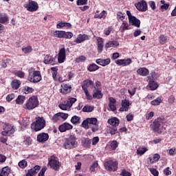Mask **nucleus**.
<instances>
[{
  "label": "nucleus",
  "instance_id": "nucleus-1",
  "mask_svg": "<svg viewBox=\"0 0 176 176\" xmlns=\"http://www.w3.org/2000/svg\"><path fill=\"white\" fill-rule=\"evenodd\" d=\"M81 126L83 129H91L92 133H96L100 130V127L98 126V120L96 118H89L84 120Z\"/></svg>",
  "mask_w": 176,
  "mask_h": 176
},
{
  "label": "nucleus",
  "instance_id": "nucleus-2",
  "mask_svg": "<svg viewBox=\"0 0 176 176\" xmlns=\"http://www.w3.org/2000/svg\"><path fill=\"white\" fill-rule=\"evenodd\" d=\"M78 138L75 135H70L68 138H65L63 146L65 149H74L78 146Z\"/></svg>",
  "mask_w": 176,
  "mask_h": 176
},
{
  "label": "nucleus",
  "instance_id": "nucleus-3",
  "mask_svg": "<svg viewBox=\"0 0 176 176\" xmlns=\"http://www.w3.org/2000/svg\"><path fill=\"white\" fill-rule=\"evenodd\" d=\"M28 72V80L30 82V83H38V82L42 80L41 72L38 70H29Z\"/></svg>",
  "mask_w": 176,
  "mask_h": 176
},
{
  "label": "nucleus",
  "instance_id": "nucleus-4",
  "mask_svg": "<svg viewBox=\"0 0 176 176\" xmlns=\"http://www.w3.org/2000/svg\"><path fill=\"white\" fill-rule=\"evenodd\" d=\"M46 126V120L43 117H38L36 118V121L31 124L32 130L34 131H41L42 129H45Z\"/></svg>",
  "mask_w": 176,
  "mask_h": 176
},
{
  "label": "nucleus",
  "instance_id": "nucleus-5",
  "mask_svg": "<svg viewBox=\"0 0 176 176\" xmlns=\"http://www.w3.org/2000/svg\"><path fill=\"white\" fill-rule=\"evenodd\" d=\"M48 166H50V168H52V170L58 171V170H60V166H61V162H58L57 157L52 155L48 158Z\"/></svg>",
  "mask_w": 176,
  "mask_h": 176
},
{
  "label": "nucleus",
  "instance_id": "nucleus-6",
  "mask_svg": "<svg viewBox=\"0 0 176 176\" xmlns=\"http://www.w3.org/2000/svg\"><path fill=\"white\" fill-rule=\"evenodd\" d=\"M104 168L107 171H118V167L119 166V162L118 161H113L112 160H109L104 163Z\"/></svg>",
  "mask_w": 176,
  "mask_h": 176
},
{
  "label": "nucleus",
  "instance_id": "nucleus-7",
  "mask_svg": "<svg viewBox=\"0 0 176 176\" xmlns=\"http://www.w3.org/2000/svg\"><path fill=\"white\" fill-rule=\"evenodd\" d=\"M39 102L38 101V98L35 96H32L30 98L25 104V109H28L31 111V109H34L38 107Z\"/></svg>",
  "mask_w": 176,
  "mask_h": 176
},
{
  "label": "nucleus",
  "instance_id": "nucleus-8",
  "mask_svg": "<svg viewBox=\"0 0 176 176\" xmlns=\"http://www.w3.org/2000/svg\"><path fill=\"white\" fill-rule=\"evenodd\" d=\"M162 120L160 118H157V120L153 122L151 129L155 133H157V134H162L163 133V129H162Z\"/></svg>",
  "mask_w": 176,
  "mask_h": 176
},
{
  "label": "nucleus",
  "instance_id": "nucleus-9",
  "mask_svg": "<svg viewBox=\"0 0 176 176\" xmlns=\"http://www.w3.org/2000/svg\"><path fill=\"white\" fill-rule=\"evenodd\" d=\"M24 8L28 10V12H36L39 9V6L36 1H29L24 4Z\"/></svg>",
  "mask_w": 176,
  "mask_h": 176
},
{
  "label": "nucleus",
  "instance_id": "nucleus-10",
  "mask_svg": "<svg viewBox=\"0 0 176 176\" xmlns=\"http://www.w3.org/2000/svg\"><path fill=\"white\" fill-rule=\"evenodd\" d=\"M3 131L1 132L2 135H11V134H14V128L11 124H5Z\"/></svg>",
  "mask_w": 176,
  "mask_h": 176
},
{
  "label": "nucleus",
  "instance_id": "nucleus-11",
  "mask_svg": "<svg viewBox=\"0 0 176 176\" xmlns=\"http://www.w3.org/2000/svg\"><path fill=\"white\" fill-rule=\"evenodd\" d=\"M135 6L140 12H146V10H148V5L145 1H139L138 3L135 4Z\"/></svg>",
  "mask_w": 176,
  "mask_h": 176
},
{
  "label": "nucleus",
  "instance_id": "nucleus-12",
  "mask_svg": "<svg viewBox=\"0 0 176 176\" xmlns=\"http://www.w3.org/2000/svg\"><path fill=\"white\" fill-rule=\"evenodd\" d=\"M73 129L74 126L68 122H64L58 126V130L60 133H65V131L72 130Z\"/></svg>",
  "mask_w": 176,
  "mask_h": 176
},
{
  "label": "nucleus",
  "instance_id": "nucleus-13",
  "mask_svg": "<svg viewBox=\"0 0 176 176\" xmlns=\"http://www.w3.org/2000/svg\"><path fill=\"white\" fill-rule=\"evenodd\" d=\"M44 64L55 65H56V58L52 57V56L47 54L44 57L43 60Z\"/></svg>",
  "mask_w": 176,
  "mask_h": 176
},
{
  "label": "nucleus",
  "instance_id": "nucleus-14",
  "mask_svg": "<svg viewBox=\"0 0 176 176\" xmlns=\"http://www.w3.org/2000/svg\"><path fill=\"white\" fill-rule=\"evenodd\" d=\"M72 87L68 84H63L61 85V89H59L60 93L61 94H68V93H71V90Z\"/></svg>",
  "mask_w": 176,
  "mask_h": 176
},
{
  "label": "nucleus",
  "instance_id": "nucleus-15",
  "mask_svg": "<svg viewBox=\"0 0 176 176\" xmlns=\"http://www.w3.org/2000/svg\"><path fill=\"white\" fill-rule=\"evenodd\" d=\"M96 64L101 65L102 67H107L111 64V58H107L106 59L98 58L96 60Z\"/></svg>",
  "mask_w": 176,
  "mask_h": 176
},
{
  "label": "nucleus",
  "instance_id": "nucleus-16",
  "mask_svg": "<svg viewBox=\"0 0 176 176\" xmlns=\"http://www.w3.org/2000/svg\"><path fill=\"white\" fill-rule=\"evenodd\" d=\"M49 140V134L47 133H41L37 135V142H46Z\"/></svg>",
  "mask_w": 176,
  "mask_h": 176
},
{
  "label": "nucleus",
  "instance_id": "nucleus-17",
  "mask_svg": "<svg viewBox=\"0 0 176 176\" xmlns=\"http://www.w3.org/2000/svg\"><path fill=\"white\" fill-rule=\"evenodd\" d=\"M65 48L63 47L59 50V53L58 55V62L60 64L62 63H64V61H65Z\"/></svg>",
  "mask_w": 176,
  "mask_h": 176
},
{
  "label": "nucleus",
  "instance_id": "nucleus-18",
  "mask_svg": "<svg viewBox=\"0 0 176 176\" xmlns=\"http://www.w3.org/2000/svg\"><path fill=\"white\" fill-rule=\"evenodd\" d=\"M90 86H94V82L91 80H85L82 85L83 91H87Z\"/></svg>",
  "mask_w": 176,
  "mask_h": 176
},
{
  "label": "nucleus",
  "instance_id": "nucleus-19",
  "mask_svg": "<svg viewBox=\"0 0 176 176\" xmlns=\"http://www.w3.org/2000/svg\"><path fill=\"white\" fill-rule=\"evenodd\" d=\"M97 43H98V52L102 53V51L104 50V38L101 37H98Z\"/></svg>",
  "mask_w": 176,
  "mask_h": 176
},
{
  "label": "nucleus",
  "instance_id": "nucleus-20",
  "mask_svg": "<svg viewBox=\"0 0 176 176\" xmlns=\"http://www.w3.org/2000/svg\"><path fill=\"white\" fill-rule=\"evenodd\" d=\"M9 16L5 12H0V24H8Z\"/></svg>",
  "mask_w": 176,
  "mask_h": 176
},
{
  "label": "nucleus",
  "instance_id": "nucleus-21",
  "mask_svg": "<svg viewBox=\"0 0 176 176\" xmlns=\"http://www.w3.org/2000/svg\"><path fill=\"white\" fill-rule=\"evenodd\" d=\"M129 30H130V24H129V22H127V21H122L120 27V32L123 34L124 31H127Z\"/></svg>",
  "mask_w": 176,
  "mask_h": 176
},
{
  "label": "nucleus",
  "instance_id": "nucleus-22",
  "mask_svg": "<svg viewBox=\"0 0 176 176\" xmlns=\"http://www.w3.org/2000/svg\"><path fill=\"white\" fill-rule=\"evenodd\" d=\"M95 90H94V93L92 95L93 98H97V100H101L102 98V93L101 92V90L99 89H97V87H94Z\"/></svg>",
  "mask_w": 176,
  "mask_h": 176
},
{
  "label": "nucleus",
  "instance_id": "nucleus-23",
  "mask_svg": "<svg viewBox=\"0 0 176 176\" xmlns=\"http://www.w3.org/2000/svg\"><path fill=\"white\" fill-rule=\"evenodd\" d=\"M89 39V36L86 34H79L77 38L74 40L76 43H82V42H85V41H87Z\"/></svg>",
  "mask_w": 176,
  "mask_h": 176
},
{
  "label": "nucleus",
  "instance_id": "nucleus-24",
  "mask_svg": "<svg viewBox=\"0 0 176 176\" xmlns=\"http://www.w3.org/2000/svg\"><path fill=\"white\" fill-rule=\"evenodd\" d=\"M129 24H131V25H134V27H137V28H140L141 25V21L137 19V17L133 16L129 20Z\"/></svg>",
  "mask_w": 176,
  "mask_h": 176
},
{
  "label": "nucleus",
  "instance_id": "nucleus-25",
  "mask_svg": "<svg viewBox=\"0 0 176 176\" xmlns=\"http://www.w3.org/2000/svg\"><path fill=\"white\" fill-rule=\"evenodd\" d=\"M137 74L140 76H147L149 75V70L145 67H140L137 70Z\"/></svg>",
  "mask_w": 176,
  "mask_h": 176
},
{
  "label": "nucleus",
  "instance_id": "nucleus-26",
  "mask_svg": "<svg viewBox=\"0 0 176 176\" xmlns=\"http://www.w3.org/2000/svg\"><path fill=\"white\" fill-rule=\"evenodd\" d=\"M108 123L111 124V126H112L113 127H118V126H119L120 121L118 118L114 117L111 119H109L108 120Z\"/></svg>",
  "mask_w": 176,
  "mask_h": 176
},
{
  "label": "nucleus",
  "instance_id": "nucleus-27",
  "mask_svg": "<svg viewBox=\"0 0 176 176\" xmlns=\"http://www.w3.org/2000/svg\"><path fill=\"white\" fill-rule=\"evenodd\" d=\"M100 11L96 10V13L94 15V19H105L107 17V11L102 10L101 13Z\"/></svg>",
  "mask_w": 176,
  "mask_h": 176
},
{
  "label": "nucleus",
  "instance_id": "nucleus-28",
  "mask_svg": "<svg viewBox=\"0 0 176 176\" xmlns=\"http://www.w3.org/2000/svg\"><path fill=\"white\" fill-rule=\"evenodd\" d=\"M21 85V82L20 81V80L14 79L11 82V86L14 90H17V89L20 87Z\"/></svg>",
  "mask_w": 176,
  "mask_h": 176
},
{
  "label": "nucleus",
  "instance_id": "nucleus-29",
  "mask_svg": "<svg viewBox=\"0 0 176 176\" xmlns=\"http://www.w3.org/2000/svg\"><path fill=\"white\" fill-rule=\"evenodd\" d=\"M9 174H10V168L9 166L2 168L0 171V176H8Z\"/></svg>",
  "mask_w": 176,
  "mask_h": 176
},
{
  "label": "nucleus",
  "instance_id": "nucleus-30",
  "mask_svg": "<svg viewBox=\"0 0 176 176\" xmlns=\"http://www.w3.org/2000/svg\"><path fill=\"white\" fill-rule=\"evenodd\" d=\"M160 159V155L155 153L153 155V157H148V160L150 162L151 164H153V163H156L157 162H159V160Z\"/></svg>",
  "mask_w": 176,
  "mask_h": 176
},
{
  "label": "nucleus",
  "instance_id": "nucleus-31",
  "mask_svg": "<svg viewBox=\"0 0 176 176\" xmlns=\"http://www.w3.org/2000/svg\"><path fill=\"white\" fill-rule=\"evenodd\" d=\"M119 45V42L117 41H109L105 44L106 49H109V47H117Z\"/></svg>",
  "mask_w": 176,
  "mask_h": 176
},
{
  "label": "nucleus",
  "instance_id": "nucleus-32",
  "mask_svg": "<svg viewBox=\"0 0 176 176\" xmlns=\"http://www.w3.org/2000/svg\"><path fill=\"white\" fill-rule=\"evenodd\" d=\"M145 152H148V148L146 147H139L137 149L136 153L138 156H142Z\"/></svg>",
  "mask_w": 176,
  "mask_h": 176
},
{
  "label": "nucleus",
  "instance_id": "nucleus-33",
  "mask_svg": "<svg viewBox=\"0 0 176 176\" xmlns=\"http://www.w3.org/2000/svg\"><path fill=\"white\" fill-rule=\"evenodd\" d=\"M163 102V99H162V97H158L155 100H153L151 102V104L153 105L154 107H156L157 105H160Z\"/></svg>",
  "mask_w": 176,
  "mask_h": 176
},
{
  "label": "nucleus",
  "instance_id": "nucleus-34",
  "mask_svg": "<svg viewBox=\"0 0 176 176\" xmlns=\"http://www.w3.org/2000/svg\"><path fill=\"white\" fill-rule=\"evenodd\" d=\"M39 170H41V166L36 165L33 168L29 170L28 172L33 175H36V174H38Z\"/></svg>",
  "mask_w": 176,
  "mask_h": 176
},
{
  "label": "nucleus",
  "instance_id": "nucleus-35",
  "mask_svg": "<svg viewBox=\"0 0 176 176\" xmlns=\"http://www.w3.org/2000/svg\"><path fill=\"white\" fill-rule=\"evenodd\" d=\"M25 100V96L19 95L16 99V103L19 105H21L24 104V101Z\"/></svg>",
  "mask_w": 176,
  "mask_h": 176
},
{
  "label": "nucleus",
  "instance_id": "nucleus-36",
  "mask_svg": "<svg viewBox=\"0 0 176 176\" xmlns=\"http://www.w3.org/2000/svg\"><path fill=\"white\" fill-rule=\"evenodd\" d=\"M70 121L73 124H79V123H80V117L78 116H74Z\"/></svg>",
  "mask_w": 176,
  "mask_h": 176
},
{
  "label": "nucleus",
  "instance_id": "nucleus-37",
  "mask_svg": "<svg viewBox=\"0 0 176 176\" xmlns=\"http://www.w3.org/2000/svg\"><path fill=\"white\" fill-rule=\"evenodd\" d=\"M99 69L100 67L98 65H96L95 63H92L89 65L88 67V71H89V72H94V71H97V69Z\"/></svg>",
  "mask_w": 176,
  "mask_h": 176
},
{
  "label": "nucleus",
  "instance_id": "nucleus-38",
  "mask_svg": "<svg viewBox=\"0 0 176 176\" xmlns=\"http://www.w3.org/2000/svg\"><path fill=\"white\" fill-rule=\"evenodd\" d=\"M148 86L151 90H156V89H157V83H156V82L151 79L149 80Z\"/></svg>",
  "mask_w": 176,
  "mask_h": 176
},
{
  "label": "nucleus",
  "instance_id": "nucleus-39",
  "mask_svg": "<svg viewBox=\"0 0 176 176\" xmlns=\"http://www.w3.org/2000/svg\"><path fill=\"white\" fill-rule=\"evenodd\" d=\"M67 105H68L69 108H71L72 107V104H75L76 102V98H69L66 101Z\"/></svg>",
  "mask_w": 176,
  "mask_h": 176
},
{
  "label": "nucleus",
  "instance_id": "nucleus-40",
  "mask_svg": "<svg viewBox=\"0 0 176 176\" xmlns=\"http://www.w3.org/2000/svg\"><path fill=\"white\" fill-rule=\"evenodd\" d=\"M54 36L59 38H64V31L56 30L54 32Z\"/></svg>",
  "mask_w": 176,
  "mask_h": 176
},
{
  "label": "nucleus",
  "instance_id": "nucleus-41",
  "mask_svg": "<svg viewBox=\"0 0 176 176\" xmlns=\"http://www.w3.org/2000/svg\"><path fill=\"white\" fill-rule=\"evenodd\" d=\"M82 145L85 148H89L90 145H91V140L89 138L84 139Z\"/></svg>",
  "mask_w": 176,
  "mask_h": 176
},
{
  "label": "nucleus",
  "instance_id": "nucleus-42",
  "mask_svg": "<svg viewBox=\"0 0 176 176\" xmlns=\"http://www.w3.org/2000/svg\"><path fill=\"white\" fill-rule=\"evenodd\" d=\"M94 111V107L90 105H85L82 108V112H93Z\"/></svg>",
  "mask_w": 176,
  "mask_h": 176
},
{
  "label": "nucleus",
  "instance_id": "nucleus-43",
  "mask_svg": "<svg viewBox=\"0 0 176 176\" xmlns=\"http://www.w3.org/2000/svg\"><path fill=\"white\" fill-rule=\"evenodd\" d=\"M24 145H26V146H30L31 144H32V139H31L30 137H25L23 140Z\"/></svg>",
  "mask_w": 176,
  "mask_h": 176
},
{
  "label": "nucleus",
  "instance_id": "nucleus-44",
  "mask_svg": "<svg viewBox=\"0 0 176 176\" xmlns=\"http://www.w3.org/2000/svg\"><path fill=\"white\" fill-rule=\"evenodd\" d=\"M72 36H74V34H72V32H66L65 31H64L63 38L65 39H71Z\"/></svg>",
  "mask_w": 176,
  "mask_h": 176
},
{
  "label": "nucleus",
  "instance_id": "nucleus-45",
  "mask_svg": "<svg viewBox=\"0 0 176 176\" xmlns=\"http://www.w3.org/2000/svg\"><path fill=\"white\" fill-rule=\"evenodd\" d=\"M23 91L25 94H30V93H34V89L26 86L23 88Z\"/></svg>",
  "mask_w": 176,
  "mask_h": 176
},
{
  "label": "nucleus",
  "instance_id": "nucleus-46",
  "mask_svg": "<svg viewBox=\"0 0 176 176\" xmlns=\"http://www.w3.org/2000/svg\"><path fill=\"white\" fill-rule=\"evenodd\" d=\"M22 52L25 54H27L28 53H31L32 52V47H31L30 45H28L26 47L22 48Z\"/></svg>",
  "mask_w": 176,
  "mask_h": 176
},
{
  "label": "nucleus",
  "instance_id": "nucleus-47",
  "mask_svg": "<svg viewBox=\"0 0 176 176\" xmlns=\"http://www.w3.org/2000/svg\"><path fill=\"white\" fill-rule=\"evenodd\" d=\"M165 1H161V3L163 4L162 6H161V10H167V9H168V8H170V4L169 3H165Z\"/></svg>",
  "mask_w": 176,
  "mask_h": 176
},
{
  "label": "nucleus",
  "instance_id": "nucleus-48",
  "mask_svg": "<svg viewBox=\"0 0 176 176\" xmlns=\"http://www.w3.org/2000/svg\"><path fill=\"white\" fill-rule=\"evenodd\" d=\"M97 167H98V162L96 161L91 164V166L89 168V170L91 172H94L96 171V169L97 168Z\"/></svg>",
  "mask_w": 176,
  "mask_h": 176
},
{
  "label": "nucleus",
  "instance_id": "nucleus-49",
  "mask_svg": "<svg viewBox=\"0 0 176 176\" xmlns=\"http://www.w3.org/2000/svg\"><path fill=\"white\" fill-rule=\"evenodd\" d=\"M109 133L111 135H115V134L118 133V128L117 127H110L109 129Z\"/></svg>",
  "mask_w": 176,
  "mask_h": 176
},
{
  "label": "nucleus",
  "instance_id": "nucleus-50",
  "mask_svg": "<svg viewBox=\"0 0 176 176\" xmlns=\"http://www.w3.org/2000/svg\"><path fill=\"white\" fill-rule=\"evenodd\" d=\"M167 43V36H165L164 35H161L160 36V43L161 45H164Z\"/></svg>",
  "mask_w": 176,
  "mask_h": 176
},
{
  "label": "nucleus",
  "instance_id": "nucleus-51",
  "mask_svg": "<svg viewBox=\"0 0 176 176\" xmlns=\"http://www.w3.org/2000/svg\"><path fill=\"white\" fill-rule=\"evenodd\" d=\"M168 102L169 105H173L175 102V96L174 95H170L168 98Z\"/></svg>",
  "mask_w": 176,
  "mask_h": 176
},
{
  "label": "nucleus",
  "instance_id": "nucleus-52",
  "mask_svg": "<svg viewBox=\"0 0 176 176\" xmlns=\"http://www.w3.org/2000/svg\"><path fill=\"white\" fill-rule=\"evenodd\" d=\"M58 107L60 109H62V111H67V109L69 108V107L67 104L66 102H64L63 103L60 104Z\"/></svg>",
  "mask_w": 176,
  "mask_h": 176
},
{
  "label": "nucleus",
  "instance_id": "nucleus-53",
  "mask_svg": "<svg viewBox=\"0 0 176 176\" xmlns=\"http://www.w3.org/2000/svg\"><path fill=\"white\" fill-rule=\"evenodd\" d=\"M18 165L19 166L20 168H25V167H27V161L23 160L19 162Z\"/></svg>",
  "mask_w": 176,
  "mask_h": 176
},
{
  "label": "nucleus",
  "instance_id": "nucleus-54",
  "mask_svg": "<svg viewBox=\"0 0 176 176\" xmlns=\"http://www.w3.org/2000/svg\"><path fill=\"white\" fill-rule=\"evenodd\" d=\"M118 142L116 140H113L111 142L110 144V146L111 148V149H113V151H115V149H116V148H118Z\"/></svg>",
  "mask_w": 176,
  "mask_h": 176
},
{
  "label": "nucleus",
  "instance_id": "nucleus-55",
  "mask_svg": "<svg viewBox=\"0 0 176 176\" xmlns=\"http://www.w3.org/2000/svg\"><path fill=\"white\" fill-rule=\"evenodd\" d=\"M122 107H125L126 108H129L130 107V100H122Z\"/></svg>",
  "mask_w": 176,
  "mask_h": 176
},
{
  "label": "nucleus",
  "instance_id": "nucleus-56",
  "mask_svg": "<svg viewBox=\"0 0 176 176\" xmlns=\"http://www.w3.org/2000/svg\"><path fill=\"white\" fill-rule=\"evenodd\" d=\"M131 63H133V60H131V58H130L124 59V67H127V65H130Z\"/></svg>",
  "mask_w": 176,
  "mask_h": 176
},
{
  "label": "nucleus",
  "instance_id": "nucleus-57",
  "mask_svg": "<svg viewBox=\"0 0 176 176\" xmlns=\"http://www.w3.org/2000/svg\"><path fill=\"white\" fill-rule=\"evenodd\" d=\"M85 61H86V57L85 56H80L76 58V63H83Z\"/></svg>",
  "mask_w": 176,
  "mask_h": 176
},
{
  "label": "nucleus",
  "instance_id": "nucleus-58",
  "mask_svg": "<svg viewBox=\"0 0 176 176\" xmlns=\"http://www.w3.org/2000/svg\"><path fill=\"white\" fill-rule=\"evenodd\" d=\"M15 75L16 76H18L19 78H24L25 76V74H24V72H22V71H17V72H15Z\"/></svg>",
  "mask_w": 176,
  "mask_h": 176
},
{
  "label": "nucleus",
  "instance_id": "nucleus-59",
  "mask_svg": "<svg viewBox=\"0 0 176 176\" xmlns=\"http://www.w3.org/2000/svg\"><path fill=\"white\" fill-rule=\"evenodd\" d=\"M125 18L126 16L123 15V13L118 12L117 19H118V20H121V21H124Z\"/></svg>",
  "mask_w": 176,
  "mask_h": 176
},
{
  "label": "nucleus",
  "instance_id": "nucleus-60",
  "mask_svg": "<svg viewBox=\"0 0 176 176\" xmlns=\"http://www.w3.org/2000/svg\"><path fill=\"white\" fill-rule=\"evenodd\" d=\"M58 115L60 116V119H63V120H67L68 118V113H58Z\"/></svg>",
  "mask_w": 176,
  "mask_h": 176
},
{
  "label": "nucleus",
  "instance_id": "nucleus-61",
  "mask_svg": "<svg viewBox=\"0 0 176 176\" xmlns=\"http://www.w3.org/2000/svg\"><path fill=\"white\" fill-rule=\"evenodd\" d=\"M52 120L53 122H58V120H60V114H58V113L54 115V116L52 117Z\"/></svg>",
  "mask_w": 176,
  "mask_h": 176
},
{
  "label": "nucleus",
  "instance_id": "nucleus-62",
  "mask_svg": "<svg viewBox=\"0 0 176 176\" xmlns=\"http://www.w3.org/2000/svg\"><path fill=\"white\" fill-rule=\"evenodd\" d=\"M14 99V94H11L7 96L6 97V100L8 101V102H10V101H12V100Z\"/></svg>",
  "mask_w": 176,
  "mask_h": 176
},
{
  "label": "nucleus",
  "instance_id": "nucleus-63",
  "mask_svg": "<svg viewBox=\"0 0 176 176\" xmlns=\"http://www.w3.org/2000/svg\"><path fill=\"white\" fill-rule=\"evenodd\" d=\"M121 176H131V173H130V172L126 170H122L121 173H120Z\"/></svg>",
  "mask_w": 176,
  "mask_h": 176
},
{
  "label": "nucleus",
  "instance_id": "nucleus-64",
  "mask_svg": "<svg viewBox=\"0 0 176 176\" xmlns=\"http://www.w3.org/2000/svg\"><path fill=\"white\" fill-rule=\"evenodd\" d=\"M46 167L42 168L39 173L38 174V176H45V173H46Z\"/></svg>",
  "mask_w": 176,
  "mask_h": 176
}]
</instances>
